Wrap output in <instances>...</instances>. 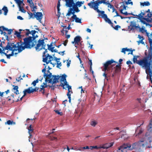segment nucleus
Here are the masks:
<instances>
[{
  "instance_id": "35",
  "label": "nucleus",
  "mask_w": 152,
  "mask_h": 152,
  "mask_svg": "<svg viewBox=\"0 0 152 152\" xmlns=\"http://www.w3.org/2000/svg\"><path fill=\"white\" fill-rule=\"evenodd\" d=\"M60 0H58V2L57 4V11H58V15H60L61 14V13L60 12V9L59 8L60 5Z\"/></svg>"
},
{
  "instance_id": "59",
  "label": "nucleus",
  "mask_w": 152,
  "mask_h": 152,
  "mask_svg": "<svg viewBox=\"0 0 152 152\" xmlns=\"http://www.w3.org/2000/svg\"><path fill=\"white\" fill-rule=\"evenodd\" d=\"M113 28L115 30H118L119 28H121V26L118 25H117L115 27H114Z\"/></svg>"
},
{
  "instance_id": "51",
  "label": "nucleus",
  "mask_w": 152,
  "mask_h": 152,
  "mask_svg": "<svg viewBox=\"0 0 152 152\" xmlns=\"http://www.w3.org/2000/svg\"><path fill=\"white\" fill-rule=\"evenodd\" d=\"M4 54L7 56V58L8 59H10V56H12V54H7L6 53H5Z\"/></svg>"
},
{
  "instance_id": "62",
  "label": "nucleus",
  "mask_w": 152,
  "mask_h": 152,
  "mask_svg": "<svg viewBox=\"0 0 152 152\" xmlns=\"http://www.w3.org/2000/svg\"><path fill=\"white\" fill-rule=\"evenodd\" d=\"M55 112L56 113H57L58 114L60 115H63V113L62 112H60L58 110H55Z\"/></svg>"
},
{
  "instance_id": "53",
  "label": "nucleus",
  "mask_w": 152,
  "mask_h": 152,
  "mask_svg": "<svg viewBox=\"0 0 152 152\" xmlns=\"http://www.w3.org/2000/svg\"><path fill=\"white\" fill-rule=\"evenodd\" d=\"M144 39V38H143L142 39H141L140 40L137 41L138 45H139L140 43H141L142 44H144V42L143 41V40Z\"/></svg>"
},
{
  "instance_id": "47",
  "label": "nucleus",
  "mask_w": 152,
  "mask_h": 152,
  "mask_svg": "<svg viewBox=\"0 0 152 152\" xmlns=\"http://www.w3.org/2000/svg\"><path fill=\"white\" fill-rule=\"evenodd\" d=\"M14 0L18 4V5L21 4H23V5H24V4L23 2L22 1H21L20 0Z\"/></svg>"
},
{
  "instance_id": "19",
  "label": "nucleus",
  "mask_w": 152,
  "mask_h": 152,
  "mask_svg": "<svg viewBox=\"0 0 152 152\" xmlns=\"http://www.w3.org/2000/svg\"><path fill=\"white\" fill-rule=\"evenodd\" d=\"M1 29H2V30H5V31H8L7 34L8 35H10L13 31L12 29H8V28H5L3 26H0V31H1Z\"/></svg>"
},
{
  "instance_id": "39",
  "label": "nucleus",
  "mask_w": 152,
  "mask_h": 152,
  "mask_svg": "<svg viewBox=\"0 0 152 152\" xmlns=\"http://www.w3.org/2000/svg\"><path fill=\"white\" fill-rule=\"evenodd\" d=\"M19 8V10L21 12L23 13H25L26 12V11L23 9V6H21V4H18Z\"/></svg>"
},
{
  "instance_id": "8",
  "label": "nucleus",
  "mask_w": 152,
  "mask_h": 152,
  "mask_svg": "<svg viewBox=\"0 0 152 152\" xmlns=\"http://www.w3.org/2000/svg\"><path fill=\"white\" fill-rule=\"evenodd\" d=\"M53 59L52 56L47 53L45 56H43L42 61L46 63V64H48L53 60Z\"/></svg>"
},
{
  "instance_id": "63",
  "label": "nucleus",
  "mask_w": 152,
  "mask_h": 152,
  "mask_svg": "<svg viewBox=\"0 0 152 152\" xmlns=\"http://www.w3.org/2000/svg\"><path fill=\"white\" fill-rule=\"evenodd\" d=\"M125 4L126 5H128L129 4H131L132 5H133V3L132 1L129 2V1H126L125 2Z\"/></svg>"
},
{
  "instance_id": "14",
  "label": "nucleus",
  "mask_w": 152,
  "mask_h": 152,
  "mask_svg": "<svg viewBox=\"0 0 152 152\" xmlns=\"http://www.w3.org/2000/svg\"><path fill=\"white\" fill-rule=\"evenodd\" d=\"M65 5L67 7H72V6L73 5L78 7H80L82 6L81 3H80V1H77L75 3H74V1L73 3L72 4V5H69L68 4H67L66 2V3Z\"/></svg>"
},
{
  "instance_id": "5",
  "label": "nucleus",
  "mask_w": 152,
  "mask_h": 152,
  "mask_svg": "<svg viewBox=\"0 0 152 152\" xmlns=\"http://www.w3.org/2000/svg\"><path fill=\"white\" fill-rule=\"evenodd\" d=\"M45 39H39L37 41L38 43L37 44L35 48L37 51H39L42 49L45 50V51L43 53L42 56H44L46 55V53H47L48 50L47 49H45L46 44L44 42Z\"/></svg>"
},
{
  "instance_id": "46",
  "label": "nucleus",
  "mask_w": 152,
  "mask_h": 152,
  "mask_svg": "<svg viewBox=\"0 0 152 152\" xmlns=\"http://www.w3.org/2000/svg\"><path fill=\"white\" fill-rule=\"evenodd\" d=\"M97 124V122L95 121H91V125L94 127Z\"/></svg>"
},
{
  "instance_id": "34",
  "label": "nucleus",
  "mask_w": 152,
  "mask_h": 152,
  "mask_svg": "<svg viewBox=\"0 0 152 152\" xmlns=\"http://www.w3.org/2000/svg\"><path fill=\"white\" fill-rule=\"evenodd\" d=\"M52 42L51 43L50 45H49V44H48L47 45L48 46V50H50L51 52H53V50H54V47H52Z\"/></svg>"
},
{
  "instance_id": "57",
  "label": "nucleus",
  "mask_w": 152,
  "mask_h": 152,
  "mask_svg": "<svg viewBox=\"0 0 152 152\" xmlns=\"http://www.w3.org/2000/svg\"><path fill=\"white\" fill-rule=\"evenodd\" d=\"M123 14L125 15H134V16H135L136 15H135L134 14H133L132 13H128L127 12H124L123 13Z\"/></svg>"
},
{
  "instance_id": "33",
  "label": "nucleus",
  "mask_w": 152,
  "mask_h": 152,
  "mask_svg": "<svg viewBox=\"0 0 152 152\" xmlns=\"http://www.w3.org/2000/svg\"><path fill=\"white\" fill-rule=\"evenodd\" d=\"M104 11H101V12H100V14L99 15H101L102 18H104L105 20V19L107 18V15L104 14Z\"/></svg>"
},
{
  "instance_id": "1",
  "label": "nucleus",
  "mask_w": 152,
  "mask_h": 152,
  "mask_svg": "<svg viewBox=\"0 0 152 152\" xmlns=\"http://www.w3.org/2000/svg\"><path fill=\"white\" fill-rule=\"evenodd\" d=\"M32 37L30 36L25 38L23 39V42L20 40V42H17V44H19L20 51H22L25 48L31 49L35 45L37 42V41L33 40Z\"/></svg>"
},
{
  "instance_id": "52",
  "label": "nucleus",
  "mask_w": 152,
  "mask_h": 152,
  "mask_svg": "<svg viewBox=\"0 0 152 152\" xmlns=\"http://www.w3.org/2000/svg\"><path fill=\"white\" fill-rule=\"evenodd\" d=\"M127 6L125 5L124 3H123L121 6L120 7H122V9L123 10H126Z\"/></svg>"
},
{
  "instance_id": "26",
  "label": "nucleus",
  "mask_w": 152,
  "mask_h": 152,
  "mask_svg": "<svg viewBox=\"0 0 152 152\" xmlns=\"http://www.w3.org/2000/svg\"><path fill=\"white\" fill-rule=\"evenodd\" d=\"M12 86L13 88V90L14 91V93L16 95L19 94V91L18 90V86H15L13 85Z\"/></svg>"
},
{
  "instance_id": "23",
  "label": "nucleus",
  "mask_w": 152,
  "mask_h": 152,
  "mask_svg": "<svg viewBox=\"0 0 152 152\" xmlns=\"http://www.w3.org/2000/svg\"><path fill=\"white\" fill-rule=\"evenodd\" d=\"M32 125H30V126L28 127V133L29 134V138H31L32 136L31 134L33 133L34 131V129L31 126Z\"/></svg>"
},
{
  "instance_id": "45",
  "label": "nucleus",
  "mask_w": 152,
  "mask_h": 152,
  "mask_svg": "<svg viewBox=\"0 0 152 152\" xmlns=\"http://www.w3.org/2000/svg\"><path fill=\"white\" fill-rule=\"evenodd\" d=\"M143 19L147 22H152V18H143Z\"/></svg>"
},
{
  "instance_id": "38",
  "label": "nucleus",
  "mask_w": 152,
  "mask_h": 152,
  "mask_svg": "<svg viewBox=\"0 0 152 152\" xmlns=\"http://www.w3.org/2000/svg\"><path fill=\"white\" fill-rule=\"evenodd\" d=\"M2 10L4 12V15H7L8 12V10L7 7L4 6L2 8Z\"/></svg>"
},
{
  "instance_id": "15",
  "label": "nucleus",
  "mask_w": 152,
  "mask_h": 152,
  "mask_svg": "<svg viewBox=\"0 0 152 152\" xmlns=\"http://www.w3.org/2000/svg\"><path fill=\"white\" fill-rule=\"evenodd\" d=\"M60 76L59 75H53V77H52V84H53L54 83H56L58 82V80Z\"/></svg>"
},
{
  "instance_id": "28",
  "label": "nucleus",
  "mask_w": 152,
  "mask_h": 152,
  "mask_svg": "<svg viewBox=\"0 0 152 152\" xmlns=\"http://www.w3.org/2000/svg\"><path fill=\"white\" fill-rule=\"evenodd\" d=\"M31 34L32 35V36L31 37H32V38L33 40H35L36 38L38 36L37 35L36 36H35V34L36 33H38V31H35V30H32L31 31Z\"/></svg>"
},
{
  "instance_id": "11",
  "label": "nucleus",
  "mask_w": 152,
  "mask_h": 152,
  "mask_svg": "<svg viewBox=\"0 0 152 152\" xmlns=\"http://www.w3.org/2000/svg\"><path fill=\"white\" fill-rule=\"evenodd\" d=\"M42 18V15L41 12H37L34 13L33 18H36L39 22L41 23V20Z\"/></svg>"
},
{
  "instance_id": "24",
  "label": "nucleus",
  "mask_w": 152,
  "mask_h": 152,
  "mask_svg": "<svg viewBox=\"0 0 152 152\" xmlns=\"http://www.w3.org/2000/svg\"><path fill=\"white\" fill-rule=\"evenodd\" d=\"M30 7L32 9L31 10L34 13H36V10L37 9V6H34V4H31L29 5Z\"/></svg>"
},
{
  "instance_id": "10",
  "label": "nucleus",
  "mask_w": 152,
  "mask_h": 152,
  "mask_svg": "<svg viewBox=\"0 0 152 152\" xmlns=\"http://www.w3.org/2000/svg\"><path fill=\"white\" fill-rule=\"evenodd\" d=\"M52 74L51 72H50L48 74L46 73H45L43 75L44 77L45 78V82H48L49 83H51L52 82V77H53Z\"/></svg>"
},
{
  "instance_id": "6",
  "label": "nucleus",
  "mask_w": 152,
  "mask_h": 152,
  "mask_svg": "<svg viewBox=\"0 0 152 152\" xmlns=\"http://www.w3.org/2000/svg\"><path fill=\"white\" fill-rule=\"evenodd\" d=\"M100 4L99 2L97 0L95 1H91L88 4V5L91 8L93 9L100 15L101 11L99 9V6Z\"/></svg>"
},
{
  "instance_id": "3",
  "label": "nucleus",
  "mask_w": 152,
  "mask_h": 152,
  "mask_svg": "<svg viewBox=\"0 0 152 152\" xmlns=\"http://www.w3.org/2000/svg\"><path fill=\"white\" fill-rule=\"evenodd\" d=\"M113 63H118V62L115 61L113 59H112L110 60H108L104 63L103 64L102 71L104 72L103 76L104 77L105 79H107V73H106V72H108L112 68L113 66L115 65L112 64Z\"/></svg>"
},
{
  "instance_id": "61",
  "label": "nucleus",
  "mask_w": 152,
  "mask_h": 152,
  "mask_svg": "<svg viewBox=\"0 0 152 152\" xmlns=\"http://www.w3.org/2000/svg\"><path fill=\"white\" fill-rule=\"evenodd\" d=\"M150 51L149 54L152 55V44L150 45Z\"/></svg>"
},
{
  "instance_id": "58",
  "label": "nucleus",
  "mask_w": 152,
  "mask_h": 152,
  "mask_svg": "<svg viewBox=\"0 0 152 152\" xmlns=\"http://www.w3.org/2000/svg\"><path fill=\"white\" fill-rule=\"evenodd\" d=\"M67 67H69L71 63V61L70 60H67Z\"/></svg>"
},
{
  "instance_id": "36",
  "label": "nucleus",
  "mask_w": 152,
  "mask_h": 152,
  "mask_svg": "<svg viewBox=\"0 0 152 152\" xmlns=\"http://www.w3.org/2000/svg\"><path fill=\"white\" fill-rule=\"evenodd\" d=\"M105 20L106 22L110 24L111 27H112L113 28H114L113 23L111 22V20L109 18H107L105 19Z\"/></svg>"
},
{
  "instance_id": "55",
  "label": "nucleus",
  "mask_w": 152,
  "mask_h": 152,
  "mask_svg": "<svg viewBox=\"0 0 152 152\" xmlns=\"http://www.w3.org/2000/svg\"><path fill=\"white\" fill-rule=\"evenodd\" d=\"M93 148V149H99L101 148V145H100L99 146H98L97 145L96 146H93V147H92Z\"/></svg>"
},
{
  "instance_id": "9",
  "label": "nucleus",
  "mask_w": 152,
  "mask_h": 152,
  "mask_svg": "<svg viewBox=\"0 0 152 152\" xmlns=\"http://www.w3.org/2000/svg\"><path fill=\"white\" fill-rule=\"evenodd\" d=\"M145 15V12H142V11H141V12L140 14H139L138 15H136L135 16L138 17V18L139 20H140V21L143 24H145L146 26H148L149 25V24L147 23L144 20H145L143 18H147V17H144L143 16Z\"/></svg>"
},
{
  "instance_id": "48",
  "label": "nucleus",
  "mask_w": 152,
  "mask_h": 152,
  "mask_svg": "<svg viewBox=\"0 0 152 152\" xmlns=\"http://www.w3.org/2000/svg\"><path fill=\"white\" fill-rule=\"evenodd\" d=\"M39 89V88L38 87H35L34 88H32L31 89L32 93H33L34 92L37 91Z\"/></svg>"
},
{
  "instance_id": "4",
  "label": "nucleus",
  "mask_w": 152,
  "mask_h": 152,
  "mask_svg": "<svg viewBox=\"0 0 152 152\" xmlns=\"http://www.w3.org/2000/svg\"><path fill=\"white\" fill-rule=\"evenodd\" d=\"M19 45V44L17 43L15 44L14 43L8 42L7 45L3 49V50H9L10 51H11L12 53L11 54H12V56L14 54V52L15 51L18 50V53H20L21 52L19 51L20 47Z\"/></svg>"
},
{
  "instance_id": "40",
  "label": "nucleus",
  "mask_w": 152,
  "mask_h": 152,
  "mask_svg": "<svg viewBox=\"0 0 152 152\" xmlns=\"http://www.w3.org/2000/svg\"><path fill=\"white\" fill-rule=\"evenodd\" d=\"M139 56H134L133 61L134 63H136V64H137V62L139 61L137 60V58H139Z\"/></svg>"
},
{
  "instance_id": "29",
  "label": "nucleus",
  "mask_w": 152,
  "mask_h": 152,
  "mask_svg": "<svg viewBox=\"0 0 152 152\" xmlns=\"http://www.w3.org/2000/svg\"><path fill=\"white\" fill-rule=\"evenodd\" d=\"M64 82V83H63L62 82L61 83V84L59 85V86H61L64 89H65L66 90V88L64 87L65 86H67L69 84L67 83V82L66 81V80H65Z\"/></svg>"
},
{
  "instance_id": "43",
  "label": "nucleus",
  "mask_w": 152,
  "mask_h": 152,
  "mask_svg": "<svg viewBox=\"0 0 152 152\" xmlns=\"http://www.w3.org/2000/svg\"><path fill=\"white\" fill-rule=\"evenodd\" d=\"M100 4H101L102 3L106 5L107 3V0H98Z\"/></svg>"
},
{
  "instance_id": "2",
  "label": "nucleus",
  "mask_w": 152,
  "mask_h": 152,
  "mask_svg": "<svg viewBox=\"0 0 152 152\" xmlns=\"http://www.w3.org/2000/svg\"><path fill=\"white\" fill-rule=\"evenodd\" d=\"M151 57L152 54H149L148 56H145L142 59L139 60L137 62V64L142 67L145 68L146 73L152 71L150 68Z\"/></svg>"
},
{
  "instance_id": "32",
  "label": "nucleus",
  "mask_w": 152,
  "mask_h": 152,
  "mask_svg": "<svg viewBox=\"0 0 152 152\" xmlns=\"http://www.w3.org/2000/svg\"><path fill=\"white\" fill-rule=\"evenodd\" d=\"M68 92L67 94V95L68 97V98L69 99V102H71V93H72V90H68Z\"/></svg>"
},
{
  "instance_id": "21",
  "label": "nucleus",
  "mask_w": 152,
  "mask_h": 152,
  "mask_svg": "<svg viewBox=\"0 0 152 152\" xmlns=\"http://www.w3.org/2000/svg\"><path fill=\"white\" fill-rule=\"evenodd\" d=\"M116 152H127L126 150L124 148V146L123 144L120 146L118 148Z\"/></svg>"
},
{
  "instance_id": "16",
  "label": "nucleus",
  "mask_w": 152,
  "mask_h": 152,
  "mask_svg": "<svg viewBox=\"0 0 152 152\" xmlns=\"http://www.w3.org/2000/svg\"><path fill=\"white\" fill-rule=\"evenodd\" d=\"M121 66L120 65H116L114 67L115 70L113 71V72L115 73H120L121 71Z\"/></svg>"
},
{
  "instance_id": "60",
  "label": "nucleus",
  "mask_w": 152,
  "mask_h": 152,
  "mask_svg": "<svg viewBox=\"0 0 152 152\" xmlns=\"http://www.w3.org/2000/svg\"><path fill=\"white\" fill-rule=\"evenodd\" d=\"M127 137V135L126 134H123L121 135V138H123L124 140H125Z\"/></svg>"
},
{
  "instance_id": "44",
  "label": "nucleus",
  "mask_w": 152,
  "mask_h": 152,
  "mask_svg": "<svg viewBox=\"0 0 152 152\" xmlns=\"http://www.w3.org/2000/svg\"><path fill=\"white\" fill-rule=\"evenodd\" d=\"M66 3L67 2V4L68 5H72L73 3V0H65Z\"/></svg>"
},
{
  "instance_id": "37",
  "label": "nucleus",
  "mask_w": 152,
  "mask_h": 152,
  "mask_svg": "<svg viewBox=\"0 0 152 152\" xmlns=\"http://www.w3.org/2000/svg\"><path fill=\"white\" fill-rule=\"evenodd\" d=\"M21 32H18L17 31H15V35H16L17 37L19 39H21L22 38V35H20Z\"/></svg>"
},
{
  "instance_id": "27",
  "label": "nucleus",
  "mask_w": 152,
  "mask_h": 152,
  "mask_svg": "<svg viewBox=\"0 0 152 152\" xmlns=\"http://www.w3.org/2000/svg\"><path fill=\"white\" fill-rule=\"evenodd\" d=\"M16 124V123L12 120H8L6 122H5V124L8 125H14Z\"/></svg>"
},
{
  "instance_id": "31",
  "label": "nucleus",
  "mask_w": 152,
  "mask_h": 152,
  "mask_svg": "<svg viewBox=\"0 0 152 152\" xmlns=\"http://www.w3.org/2000/svg\"><path fill=\"white\" fill-rule=\"evenodd\" d=\"M139 28L140 29V31L142 33H144V32H146L147 35L148 36V37L149 36V34L147 31V30H145V28L143 27L140 28L139 27V28Z\"/></svg>"
},
{
  "instance_id": "42",
  "label": "nucleus",
  "mask_w": 152,
  "mask_h": 152,
  "mask_svg": "<svg viewBox=\"0 0 152 152\" xmlns=\"http://www.w3.org/2000/svg\"><path fill=\"white\" fill-rule=\"evenodd\" d=\"M45 87L44 86H40V89H39V92H41L42 93L44 94H45Z\"/></svg>"
},
{
  "instance_id": "12",
  "label": "nucleus",
  "mask_w": 152,
  "mask_h": 152,
  "mask_svg": "<svg viewBox=\"0 0 152 152\" xmlns=\"http://www.w3.org/2000/svg\"><path fill=\"white\" fill-rule=\"evenodd\" d=\"M139 28V26H137V23L136 22L132 21L130 23V26H128V29L130 30H134L135 28Z\"/></svg>"
},
{
  "instance_id": "22",
  "label": "nucleus",
  "mask_w": 152,
  "mask_h": 152,
  "mask_svg": "<svg viewBox=\"0 0 152 152\" xmlns=\"http://www.w3.org/2000/svg\"><path fill=\"white\" fill-rule=\"evenodd\" d=\"M142 11V12H145V14L146 13H148L147 15L145 16V17H147V18H151V17L152 16V12L151 13L150 12V10L149 9H148L147 11H144V10H143Z\"/></svg>"
},
{
  "instance_id": "54",
  "label": "nucleus",
  "mask_w": 152,
  "mask_h": 152,
  "mask_svg": "<svg viewBox=\"0 0 152 152\" xmlns=\"http://www.w3.org/2000/svg\"><path fill=\"white\" fill-rule=\"evenodd\" d=\"M26 30L27 31V32L26 33V36H28L29 34H31V31H30L29 29H26Z\"/></svg>"
},
{
  "instance_id": "56",
  "label": "nucleus",
  "mask_w": 152,
  "mask_h": 152,
  "mask_svg": "<svg viewBox=\"0 0 152 152\" xmlns=\"http://www.w3.org/2000/svg\"><path fill=\"white\" fill-rule=\"evenodd\" d=\"M57 65L56 67L60 69V68H59V67L61 66L62 65L61 63L59 61L57 62Z\"/></svg>"
},
{
  "instance_id": "30",
  "label": "nucleus",
  "mask_w": 152,
  "mask_h": 152,
  "mask_svg": "<svg viewBox=\"0 0 152 152\" xmlns=\"http://www.w3.org/2000/svg\"><path fill=\"white\" fill-rule=\"evenodd\" d=\"M106 5H108L107 7H109L110 9H112L113 12H114V10H115V9L114 7L109 2V1H107V2Z\"/></svg>"
},
{
  "instance_id": "64",
  "label": "nucleus",
  "mask_w": 152,
  "mask_h": 152,
  "mask_svg": "<svg viewBox=\"0 0 152 152\" xmlns=\"http://www.w3.org/2000/svg\"><path fill=\"white\" fill-rule=\"evenodd\" d=\"M21 76H20L18 78H16V80L18 82H19L20 80H23V79L21 78Z\"/></svg>"
},
{
  "instance_id": "7",
  "label": "nucleus",
  "mask_w": 152,
  "mask_h": 152,
  "mask_svg": "<svg viewBox=\"0 0 152 152\" xmlns=\"http://www.w3.org/2000/svg\"><path fill=\"white\" fill-rule=\"evenodd\" d=\"M78 7L76 6L73 5L71 7H69V10L68 11V12L67 13L66 16H70L71 14L75 15V12H78L80 11Z\"/></svg>"
},
{
  "instance_id": "25",
  "label": "nucleus",
  "mask_w": 152,
  "mask_h": 152,
  "mask_svg": "<svg viewBox=\"0 0 152 152\" xmlns=\"http://www.w3.org/2000/svg\"><path fill=\"white\" fill-rule=\"evenodd\" d=\"M142 124H143V123L142 124H141L140 126H138L137 127V129L136 130V133H137V134L136 135V136H137L140 135L141 133H142V132H143V131L142 130V129H141L140 130H139V132H138V130L139 128L142 125Z\"/></svg>"
},
{
  "instance_id": "20",
  "label": "nucleus",
  "mask_w": 152,
  "mask_h": 152,
  "mask_svg": "<svg viewBox=\"0 0 152 152\" xmlns=\"http://www.w3.org/2000/svg\"><path fill=\"white\" fill-rule=\"evenodd\" d=\"M71 18L73 19H75V21L76 23H82L81 19H79L77 17L76 15H73L72 16Z\"/></svg>"
},
{
  "instance_id": "50",
  "label": "nucleus",
  "mask_w": 152,
  "mask_h": 152,
  "mask_svg": "<svg viewBox=\"0 0 152 152\" xmlns=\"http://www.w3.org/2000/svg\"><path fill=\"white\" fill-rule=\"evenodd\" d=\"M28 14L29 15L30 18H34V13L33 14L31 12H28Z\"/></svg>"
},
{
  "instance_id": "49",
  "label": "nucleus",
  "mask_w": 152,
  "mask_h": 152,
  "mask_svg": "<svg viewBox=\"0 0 152 152\" xmlns=\"http://www.w3.org/2000/svg\"><path fill=\"white\" fill-rule=\"evenodd\" d=\"M89 149V147L88 146H86V147H84L83 148H79V150L80 151H82L83 150V149Z\"/></svg>"
},
{
  "instance_id": "18",
  "label": "nucleus",
  "mask_w": 152,
  "mask_h": 152,
  "mask_svg": "<svg viewBox=\"0 0 152 152\" xmlns=\"http://www.w3.org/2000/svg\"><path fill=\"white\" fill-rule=\"evenodd\" d=\"M31 88L32 87H29L28 88L23 91L24 93L23 96H25L27 94H30L32 93Z\"/></svg>"
},
{
  "instance_id": "13",
  "label": "nucleus",
  "mask_w": 152,
  "mask_h": 152,
  "mask_svg": "<svg viewBox=\"0 0 152 152\" xmlns=\"http://www.w3.org/2000/svg\"><path fill=\"white\" fill-rule=\"evenodd\" d=\"M113 142L107 143L101 145V148L107 149L112 146L113 145Z\"/></svg>"
},
{
  "instance_id": "17",
  "label": "nucleus",
  "mask_w": 152,
  "mask_h": 152,
  "mask_svg": "<svg viewBox=\"0 0 152 152\" xmlns=\"http://www.w3.org/2000/svg\"><path fill=\"white\" fill-rule=\"evenodd\" d=\"M81 39V37L80 36H76L74 39V41L72 42V44L75 43V44H78V43L80 41Z\"/></svg>"
},
{
  "instance_id": "41",
  "label": "nucleus",
  "mask_w": 152,
  "mask_h": 152,
  "mask_svg": "<svg viewBox=\"0 0 152 152\" xmlns=\"http://www.w3.org/2000/svg\"><path fill=\"white\" fill-rule=\"evenodd\" d=\"M66 75L64 74L62 75L60 79V81L62 82L63 81H65L66 80Z\"/></svg>"
}]
</instances>
